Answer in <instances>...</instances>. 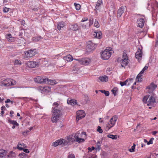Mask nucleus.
Segmentation results:
<instances>
[{"label":"nucleus","mask_w":158,"mask_h":158,"mask_svg":"<svg viewBox=\"0 0 158 158\" xmlns=\"http://www.w3.org/2000/svg\"><path fill=\"white\" fill-rule=\"evenodd\" d=\"M52 115L51 121L53 123H56L62 115L63 109L57 102L53 103L52 108Z\"/></svg>","instance_id":"obj_1"},{"label":"nucleus","mask_w":158,"mask_h":158,"mask_svg":"<svg viewBox=\"0 0 158 158\" xmlns=\"http://www.w3.org/2000/svg\"><path fill=\"white\" fill-rule=\"evenodd\" d=\"M112 53V48H106L101 54L102 58L104 60H108L110 57Z\"/></svg>","instance_id":"obj_2"},{"label":"nucleus","mask_w":158,"mask_h":158,"mask_svg":"<svg viewBox=\"0 0 158 158\" xmlns=\"http://www.w3.org/2000/svg\"><path fill=\"white\" fill-rule=\"evenodd\" d=\"M16 84V82L15 81L10 79H7L0 82V85L8 86Z\"/></svg>","instance_id":"obj_3"},{"label":"nucleus","mask_w":158,"mask_h":158,"mask_svg":"<svg viewBox=\"0 0 158 158\" xmlns=\"http://www.w3.org/2000/svg\"><path fill=\"white\" fill-rule=\"evenodd\" d=\"M118 119V117L116 115L113 116L110 120L109 122L107 124L106 126L109 129H110L115 124Z\"/></svg>","instance_id":"obj_4"},{"label":"nucleus","mask_w":158,"mask_h":158,"mask_svg":"<svg viewBox=\"0 0 158 158\" xmlns=\"http://www.w3.org/2000/svg\"><path fill=\"white\" fill-rule=\"evenodd\" d=\"M128 58L126 53L124 52L123 56V59L121 62V66L122 67L126 66L129 62Z\"/></svg>","instance_id":"obj_5"},{"label":"nucleus","mask_w":158,"mask_h":158,"mask_svg":"<svg viewBox=\"0 0 158 158\" xmlns=\"http://www.w3.org/2000/svg\"><path fill=\"white\" fill-rule=\"evenodd\" d=\"M47 79L44 76H38L34 79V81L37 83L45 84Z\"/></svg>","instance_id":"obj_6"},{"label":"nucleus","mask_w":158,"mask_h":158,"mask_svg":"<svg viewBox=\"0 0 158 158\" xmlns=\"http://www.w3.org/2000/svg\"><path fill=\"white\" fill-rule=\"evenodd\" d=\"M74 141V138L72 136L69 135L65 138V139H64L63 144L64 145H66Z\"/></svg>","instance_id":"obj_7"},{"label":"nucleus","mask_w":158,"mask_h":158,"mask_svg":"<svg viewBox=\"0 0 158 158\" xmlns=\"http://www.w3.org/2000/svg\"><path fill=\"white\" fill-rule=\"evenodd\" d=\"M156 95L154 94H152L151 96L149 95V99L147 105L149 106L150 105H153L156 102Z\"/></svg>","instance_id":"obj_8"},{"label":"nucleus","mask_w":158,"mask_h":158,"mask_svg":"<svg viewBox=\"0 0 158 158\" xmlns=\"http://www.w3.org/2000/svg\"><path fill=\"white\" fill-rule=\"evenodd\" d=\"M75 60H78L80 64L85 65L89 64L91 61L90 59L88 58Z\"/></svg>","instance_id":"obj_9"},{"label":"nucleus","mask_w":158,"mask_h":158,"mask_svg":"<svg viewBox=\"0 0 158 158\" xmlns=\"http://www.w3.org/2000/svg\"><path fill=\"white\" fill-rule=\"evenodd\" d=\"M85 115V114L83 110H81L77 112L76 120L78 121L79 120L84 118Z\"/></svg>","instance_id":"obj_10"},{"label":"nucleus","mask_w":158,"mask_h":158,"mask_svg":"<svg viewBox=\"0 0 158 158\" xmlns=\"http://www.w3.org/2000/svg\"><path fill=\"white\" fill-rule=\"evenodd\" d=\"M80 137V133L78 131L75 134L73 138L75 140V141H76L80 143L84 142L85 141L84 139L81 138Z\"/></svg>","instance_id":"obj_11"},{"label":"nucleus","mask_w":158,"mask_h":158,"mask_svg":"<svg viewBox=\"0 0 158 158\" xmlns=\"http://www.w3.org/2000/svg\"><path fill=\"white\" fill-rule=\"evenodd\" d=\"M148 68V66H145L144 68L140 72V73L138 75L137 77L136 78V81L138 82H141L142 81V79L141 77L144 71L147 70Z\"/></svg>","instance_id":"obj_12"},{"label":"nucleus","mask_w":158,"mask_h":158,"mask_svg":"<svg viewBox=\"0 0 158 158\" xmlns=\"http://www.w3.org/2000/svg\"><path fill=\"white\" fill-rule=\"evenodd\" d=\"M27 65L29 68H34L39 65V63L38 62L33 61H28L27 63Z\"/></svg>","instance_id":"obj_13"},{"label":"nucleus","mask_w":158,"mask_h":158,"mask_svg":"<svg viewBox=\"0 0 158 158\" xmlns=\"http://www.w3.org/2000/svg\"><path fill=\"white\" fill-rule=\"evenodd\" d=\"M25 54L27 57H31L34 56L35 54V51L34 50H30L25 52Z\"/></svg>","instance_id":"obj_14"},{"label":"nucleus","mask_w":158,"mask_h":158,"mask_svg":"<svg viewBox=\"0 0 158 158\" xmlns=\"http://www.w3.org/2000/svg\"><path fill=\"white\" fill-rule=\"evenodd\" d=\"M144 20L143 19L141 18L138 19L137 22V26L142 28L144 26Z\"/></svg>","instance_id":"obj_15"},{"label":"nucleus","mask_w":158,"mask_h":158,"mask_svg":"<svg viewBox=\"0 0 158 158\" xmlns=\"http://www.w3.org/2000/svg\"><path fill=\"white\" fill-rule=\"evenodd\" d=\"M97 44H93L91 43H88L86 46L87 49H89L91 51L93 50L96 48Z\"/></svg>","instance_id":"obj_16"},{"label":"nucleus","mask_w":158,"mask_h":158,"mask_svg":"<svg viewBox=\"0 0 158 158\" xmlns=\"http://www.w3.org/2000/svg\"><path fill=\"white\" fill-rule=\"evenodd\" d=\"M142 51L140 48H139L135 54V58L139 60L142 57Z\"/></svg>","instance_id":"obj_17"},{"label":"nucleus","mask_w":158,"mask_h":158,"mask_svg":"<svg viewBox=\"0 0 158 158\" xmlns=\"http://www.w3.org/2000/svg\"><path fill=\"white\" fill-rule=\"evenodd\" d=\"M126 8L125 6H122L118 10L117 12L118 17H120L121 16Z\"/></svg>","instance_id":"obj_18"},{"label":"nucleus","mask_w":158,"mask_h":158,"mask_svg":"<svg viewBox=\"0 0 158 158\" xmlns=\"http://www.w3.org/2000/svg\"><path fill=\"white\" fill-rule=\"evenodd\" d=\"M63 142L64 139H60L53 142L52 144V145L55 147H56L59 145H61L63 143Z\"/></svg>","instance_id":"obj_19"},{"label":"nucleus","mask_w":158,"mask_h":158,"mask_svg":"<svg viewBox=\"0 0 158 158\" xmlns=\"http://www.w3.org/2000/svg\"><path fill=\"white\" fill-rule=\"evenodd\" d=\"M69 29L70 30L76 31L78 30L79 27L77 24L70 25L69 26Z\"/></svg>","instance_id":"obj_20"},{"label":"nucleus","mask_w":158,"mask_h":158,"mask_svg":"<svg viewBox=\"0 0 158 158\" xmlns=\"http://www.w3.org/2000/svg\"><path fill=\"white\" fill-rule=\"evenodd\" d=\"M103 4V3L102 0H98L96 6L95 10L96 11L97 10H99L101 6Z\"/></svg>","instance_id":"obj_21"},{"label":"nucleus","mask_w":158,"mask_h":158,"mask_svg":"<svg viewBox=\"0 0 158 158\" xmlns=\"http://www.w3.org/2000/svg\"><path fill=\"white\" fill-rule=\"evenodd\" d=\"M46 80V81H45V84H46L53 85L56 83V81L55 80H50L48 78H47Z\"/></svg>","instance_id":"obj_22"},{"label":"nucleus","mask_w":158,"mask_h":158,"mask_svg":"<svg viewBox=\"0 0 158 158\" xmlns=\"http://www.w3.org/2000/svg\"><path fill=\"white\" fill-rule=\"evenodd\" d=\"M102 33L100 31H97L94 32V35L95 36V37L98 39H100L101 38Z\"/></svg>","instance_id":"obj_23"},{"label":"nucleus","mask_w":158,"mask_h":158,"mask_svg":"<svg viewBox=\"0 0 158 158\" xmlns=\"http://www.w3.org/2000/svg\"><path fill=\"white\" fill-rule=\"evenodd\" d=\"M63 59L64 60L67 61V62L71 61L73 60V57L70 55H68L65 56H64Z\"/></svg>","instance_id":"obj_24"},{"label":"nucleus","mask_w":158,"mask_h":158,"mask_svg":"<svg viewBox=\"0 0 158 158\" xmlns=\"http://www.w3.org/2000/svg\"><path fill=\"white\" fill-rule=\"evenodd\" d=\"M6 38L8 40V41L10 42H12L15 40L14 37H12L11 36V34H8L6 35Z\"/></svg>","instance_id":"obj_25"},{"label":"nucleus","mask_w":158,"mask_h":158,"mask_svg":"<svg viewBox=\"0 0 158 158\" xmlns=\"http://www.w3.org/2000/svg\"><path fill=\"white\" fill-rule=\"evenodd\" d=\"M39 89L43 92H48L49 88L48 87H40L39 88Z\"/></svg>","instance_id":"obj_26"},{"label":"nucleus","mask_w":158,"mask_h":158,"mask_svg":"<svg viewBox=\"0 0 158 158\" xmlns=\"http://www.w3.org/2000/svg\"><path fill=\"white\" fill-rule=\"evenodd\" d=\"M99 78L100 81L102 82H106L108 80V77L106 76H101L99 77Z\"/></svg>","instance_id":"obj_27"},{"label":"nucleus","mask_w":158,"mask_h":158,"mask_svg":"<svg viewBox=\"0 0 158 158\" xmlns=\"http://www.w3.org/2000/svg\"><path fill=\"white\" fill-rule=\"evenodd\" d=\"M8 122L9 123L11 124H13V125H16V126H18L19 124L15 121L12 120L10 118H8Z\"/></svg>","instance_id":"obj_28"},{"label":"nucleus","mask_w":158,"mask_h":158,"mask_svg":"<svg viewBox=\"0 0 158 158\" xmlns=\"http://www.w3.org/2000/svg\"><path fill=\"white\" fill-rule=\"evenodd\" d=\"M77 101L76 100L71 99L70 100H67V103L69 104L72 105H74L77 104Z\"/></svg>","instance_id":"obj_29"},{"label":"nucleus","mask_w":158,"mask_h":158,"mask_svg":"<svg viewBox=\"0 0 158 158\" xmlns=\"http://www.w3.org/2000/svg\"><path fill=\"white\" fill-rule=\"evenodd\" d=\"M6 151L3 149L0 150V158H3L6 155Z\"/></svg>","instance_id":"obj_30"},{"label":"nucleus","mask_w":158,"mask_h":158,"mask_svg":"<svg viewBox=\"0 0 158 158\" xmlns=\"http://www.w3.org/2000/svg\"><path fill=\"white\" fill-rule=\"evenodd\" d=\"M64 26V23L63 22H61L59 23L57 25V29L59 30H60L61 28H63Z\"/></svg>","instance_id":"obj_31"},{"label":"nucleus","mask_w":158,"mask_h":158,"mask_svg":"<svg viewBox=\"0 0 158 158\" xmlns=\"http://www.w3.org/2000/svg\"><path fill=\"white\" fill-rule=\"evenodd\" d=\"M129 80L128 79H127L124 82H122L120 81V85L122 86H123L124 85H130V83H127V82H128Z\"/></svg>","instance_id":"obj_32"},{"label":"nucleus","mask_w":158,"mask_h":158,"mask_svg":"<svg viewBox=\"0 0 158 158\" xmlns=\"http://www.w3.org/2000/svg\"><path fill=\"white\" fill-rule=\"evenodd\" d=\"M107 136L109 138H110L113 139H116L117 138V135H113L109 134L107 135Z\"/></svg>","instance_id":"obj_33"},{"label":"nucleus","mask_w":158,"mask_h":158,"mask_svg":"<svg viewBox=\"0 0 158 158\" xmlns=\"http://www.w3.org/2000/svg\"><path fill=\"white\" fill-rule=\"evenodd\" d=\"M42 38L41 36H37L34 37L32 38V40L34 42H37L39 41Z\"/></svg>","instance_id":"obj_34"},{"label":"nucleus","mask_w":158,"mask_h":158,"mask_svg":"<svg viewBox=\"0 0 158 158\" xmlns=\"http://www.w3.org/2000/svg\"><path fill=\"white\" fill-rule=\"evenodd\" d=\"M102 93L104 94L106 96H108L109 95V92L107 91H106L104 90H99Z\"/></svg>","instance_id":"obj_35"},{"label":"nucleus","mask_w":158,"mask_h":158,"mask_svg":"<svg viewBox=\"0 0 158 158\" xmlns=\"http://www.w3.org/2000/svg\"><path fill=\"white\" fill-rule=\"evenodd\" d=\"M81 137L83 138L84 139V138H85L86 136V132H82L80 134Z\"/></svg>","instance_id":"obj_36"},{"label":"nucleus","mask_w":158,"mask_h":158,"mask_svg":"<svg viewBox=\"0 0 158 158\" xmlns=\"http://www.w3.org/2000/svg\"><path fill=\"white\" fill-rule=\"evenodd\" d=\"M118 89L117 87L114 88L112 90V92L114 96L116 95V93Z\"/></svg>","instance_id":"obj_37"},{"label":"nucleus","mask_w":158,"mask_h":158,"mask_svg":"<svg viewBox=\"0 0 158 158\" xmlns=\"http://www.w3.org/2000/svg\"><path fill=\"white\" fill-rule=\"evenodd\" d=\"M135 145V144H133V145L131 147V148L129 149V151L131 152H134Z\"/></svg>","instance_id":"obj_38"},{"label":"nucleus","mask_w":158,"mask_h":158,"mask_svg":"<svg viewBox=\"0 0 158 158\" xmlns=\"http://www.w3.org/2000/svg\"><path fill=\"white\" fill-rule=\"evenodd\" d=\"M150 86L151 88V89H155L157 87V85L152 83H151Z\"/></svg>","instance_id":"obj_39"},{"label":"nucleus","mask_w":158,"mask_h":158,"mask_svg":"<svg viewBox=\"0 0 158 158\" xmlns=\"http://www.w3.org/2000/svg\"><path fill=\"white\" fill-rule=\"evenodd\" d=\"M149 95L144 96L143 99V102L144 103L147 102V101Z\"/></svg>","instance_id":"obj_40"},{"label":"nucleus","mask_w":158,"mask_h":158,"mask_svg":"<svg viewBox=\"0 0 158 158\" xmlns=\"http://www.w3.org/2000/svg\"><path fill=\"white\" fill-rule=\"evenodd\" d=\"M74 5L75 6L76 9L77 10H79L81 6L80 4L74 3Z\"/></svg>","instance_id":"obj_41"},{"label":"nucleus","mask_w":158,"mask_h":158,"mask_svg":"<svg viewBox=\"0 0 158 158\" xmlns=\"http://www.w3.org/2000/svg\"><path fill=\"white\" fill-rule=\"evenodd\" d=\"M10 8H7L6 7H4L3 8V11L5 13H7L10 10Z\"/></svg>","instance_id":"obj_42"},{"label":"nucleus","mask_w":158,"mask_h":158,"mask_svg":"<svg viewBox=\"0 0 158 158\" xmlns=\"http://www.w3.org/2000/svg\"><path fill=\"white\" fill-rule=\"evenodd\" d=\"M97 131L99 132L100 133H102L103 132L102 130V129L101 127L98 126V129H97Z\"/></svg>","instance_id":"obj_43"},{"label":"nucleus","mask_w":158,"mask_h":158,"mask_svg":"<svg viewBox=\"0 0 158 158\" xmlns=\"http://www.w3.org/2000/svg\"><path fill=\"white\" fill-rule=\"evenodd\" d=\"M93 23V19L92 18H90L89 19V26L92 25Z\"/></svg>","instance_id":"obj_44"},{"label":"nucleus","mask_w":158,"mask_h":158,"mask_svg":"<svg viewBox=\"0 0 158 158\" xmlns=\"http://www.w3.org/2000/svg\"><path fill=\"white\" fill-rule=\"evenodd\" d=\"M95 26L97 27H99V24L97 21H95L94 23Z\"/></svg>","instance_id":"obj_45"},{"label":"nucleus","mask_w":158,"mask_h":158,"mask_svg":"<svg viewBox=\"0 0 158 158\" xmlns=\"http://www.w3.org/2000/svg\"><path fill=\"white\" fill-rule=\"evenodd\" d=\"M154 140V138H152L149 141L147 142V144L149 145L151 144H152L153 143V141Z\"/></svg>","instance_id":"obj_46"},{"label":"nucleus","mask_w":158,"mask_h":158,"mask_svg":"<svg viewBox=\"0 0 158 158\" xmlns=\"http://www.w3.org/2000/svg\"><path fill=\"white\" fill-rule=\"evenodd\" d=\"M101 143H102V142H101L100 141H98L97 143V144H96L97 146L98 149H99L100 147L101 146Z\"/></svg>","instance_id":"obj_47"},{"label":"nucleus","mask_w":158,"mask_h":158,"mask_svg":"<svg viewBox=\"0 0 158 158\" xmlns=\"http://www.w3.org/2000/svg\"><path fill=\"white\" fill-rule=\"evenodd\" d=\"M15 64H21V61L18 60H16L15 61Z\"/></svg>","instance_id":"obj_48"},{"label":"nucleus","mask_w":158,"mask_h":158,"mask_svg":"<svg viewBox=\"0 0 158 158\" xmlns=\"http://www.w3.org/2000/svg\"><path fill=\"white\" fill-rule=\"evenodd\" d=\"M26 154L24 152H22L19 154V156L21 158H23L24 156H26Z\"/></svg>","instance_id":"obj_49"},{"label":"nucleus","mask_w":158,"mask_h":158,"mask_svg":"<svg viewBox=\"0 0 158 158\" xmlns=\"http://www.w3.org/2000/svg\"><path fill=\"white\" fill-rule=\"evenodd\" d=\"M68 158H75V156L74 154H71L68 156Z\"/></svg>","instance_id":"obj_50"},{"label":"nucleus","mask_w":158,"mask_h":158,"mask_svg":"<svg viewBox=\"0 0 158 158\" xmlns=\"http://www.w3.org/2000/svg\"><path fill=\"white\" fill-rule=\"evenodd\" d=\"M19 145H19V143H18V145H17V148L20 150H23V148L22 147H20L19 146Z\"/></svg>","instance_id":"obj_51"},{"label":"nucleus","mask_w":158,"mask_h":158,"mask_svg":"<svg viewBox=\"0 0 158 158\" xmlns=\"http://www.w3.org/2000/svg\"><path fill=\"white\" fill-rule=\"evenodd\" d=\"M30 131L29 130L26 131H24L23 132V135H25L26 134H27Z\"/></svg>","instance_id":"obj_52"},{"label":"nucleus","mask_w":158,"mask_h":158,"mask_svg":"<svg viewBox=\"0 0 158 158\" xmlns=\"http://www.w3.org/2000/svg\"><path fill=\"white\" fill-rule=\"evenodd\" d=\"M129 81L127 82V83H130V85H131L132 83H133V79H128Z\"/></svg>","instance_id":"obj_53"},{"label":"nucleus","mask_w":158,"mask_h":158,"mask_svg":"<svg viewBox=\"0 0 158 158\" xmlns=\"http://www.w3.org/2000/svg\"><path fill=\"white\" fill-rule=\"evenodd\" d=\"M23 151L24 152L26 153H28L29 152V151L27 149H23Z\"/></svg>","instance_id":"obj_54"},{"label":"nucleus","mask_w":158,"mask_h":158,"mask_svg":"<svg viewBox=\"0 0 158 158\" xmlns=\"http://www.w3.org/2000/svg\"><path fill=\"white\" fill-rule=\"evenodd\" d=\"M158 133V131H152V134L154 135H155L156 133Z\"/></svg>","instance_id":"obj_55"},{"label":"nucleus","mask_w":158,"mask_h":158,"mask_svg":"<svg viewBox=\"0 0 158 158\" xmlns=\"http://www.w3.org/2000/svg\"><path fill=\"white\" fill-rule=\"evenodd\" d=\"M21 24L22 25L24 26L25 24V21L24 20H22L21 21Z\"/></svg>","instance_id":"obj_56"},{"label":"nucleus","mask_w":158,"mask_h":158,"mask_svg":"<svg viewBox=\"0 0 158 158\" xmlns=\"http://www.w3.org/2000/svg\"><path fill=\"white\" fill-rule=\"evenodd\" d=\"M87 25H85L84 24H83L82 25V28L84 29H85Z\"/></svg>","instance_id":"obj_57"},{"label":"nucleus","mask_w":158,"mask_h":158,"mask_svg":"<svg viewBox=\"0 0 158 158\" xmlns=\"http://www.w3.org/2000/svg\"><path fill=\"white\" fill-rule=\"evenodd\" d=\"M87 20V19L85 18H84L82 19V20H81V22H84Z\"/></svg>","instance_id":"obj_58"},{"label":"nucleus","mask_w":158,"mask_h":158,"mask_svg":"<svg viewBox=\"0 0 158 158\" xmlns=\"http://www.w3.org/2000/svg\"><path fill=\"white\" fill-rule=\"evenodd\" d=\"M14 112L12 111H11L10 112V115L11 117H13V115H12V114H14Z\"/></svg>","instance_id":"obj_59"},{"label":"nucleus","mask_w":158,"mask_h":158,"mask_svg":"<svg viewBox=\"0 0 158 158\" xmlns=\"http://www.w3.org/2000/svg\"><path fill=\"white\" fill-rule=\"evenodd\" d=\"M5 109H6V108H5V106H2V107H1V110H4Z\"/></svg>","instance_id":"obj_60"},{"label":"nucleus","mask_w":158,"mask_h":158,"mask_svg":"<svg viewBox=\"0 0 158 158\" xmlns=\"http://www.w3.org/2000/svg\"><path fill=\"white\" fill-rule=\"evenodd\" d=\"M5 103L10 102V99H7L5 101Z\"/></svg>","instance_id":"obj_61"},{"label":"nucleus","mask_w":158,"mask_h":158,"mask_svg":"<svg viewBox=\"0 0 158 158\" xmlns=\"http://www.w3.org/2000/svg\"><path fill=\"white\" fill-rule=\"evenodd\" d=\"M1 115L3 116V114H4V110H2V111L1 112Z\"/></svg>","instance_id":"obj_62"},{"label":"nucleus","mask_w":158,"mask_h":158,"mask_svg":"<svg viewBox=\"0 0 158 158\" xmlns=\"http://www.w3.org/2000/svg\"><path fill=\"white\" fill-rule=\"evenodd\" d=\"M87 149L89 151H92L91 148L90 147L88 148Z\"/></svg>","instance_id":"obj_63"},{"label":"nucleus","mask_w":158,"mask_h":158,"mask_svg":"<svg viewBox=\"0 0 158 158\" xmlns=\"http://www.w3.org/2000/svg\"><path fill=\"white\" fill-rule=\"evenodd\" d=\"M4 100V98H3V99H2L0 97V102H2V101H3V100Z\"/></svg>","instance_id":"obj_64"}]
</instances>
